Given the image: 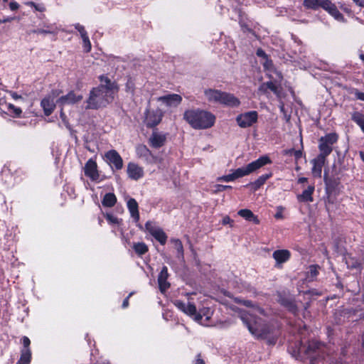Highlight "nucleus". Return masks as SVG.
I'll use <instances>...</instances> for the list:
<instances>
[{"instance_id":"f257e3e1","label":"nucleus","mask_w":364,"mask_h":364,"mask_svg":"<svg viewBox=\"0 0 364 364\" xmlns=\"http://www.w3.org/2000/svg\"><path fill=\"white\" fill-rule=\"evenodd\" d=\"M244 304L247 306H252V309L249 311L240 312V317L249 331L255 337L264 339L269 338L270 335L274 334L275 329L264 323L262 318L258 317L264 314V310L258 306H252L250 301H244Z\"/></svg>"},{"instance_id":"f03ea898","label":"nucleus","mask_w":364,"mask_h":364,"mask_svg":"<svg viewBox=\"0 0 364 364\" xmlns=\"http://www.w3.org/2000/svg\"><path fill=\"white\" fill-rule=\"evenodd\" d=\"M100 84L94 87L90 92L87 100V109H98L104 107L112 102L118 92V86L105 75L99 77Z\"/></svg>"},{"instance_id":"7ed1b4c3","label":"nucleus","mask_w":364,"mask_h":364,"mask_svg":"<svg viewBox=\"0 0 364 364\" xmlns=\"http://www.w3.org/2000/svg\"><path fill=\"white\" fill-rule=\"evenodd\" d=\"M183 119L195 129H209L215 122V116L213 114L200 109H191L185 111Z\"/></svg>"},{"instance_id":"20e7f679","label":"nucleus","mask_w":364,"mask_h":364,"mask_svg":"<svg viewBox=\"0 0 364 364\" xmlns=\"http://www.w3.org/2000/svg\"><path fill=\"white\" fill-rule=\"evenodd\" d=\"M173 304L179 310L191 316L197 323L203 326L209 325L208 321L213 315L210 308H203L197 311L196 306L190 302L186 304L180 300H176Z\"/></svg>"},{"instance_id":"39448f33","label":"nucleus","mask_w":364,"mask_h":364,"mask_svg":"<svg viewBox=\"0 0 364 364\" xmlns=\"http://www.w3.org/2000/svg\"><path fill=\"white\" fill-rule=\"evenodd\" d=\"M264 60L265 62L263 63L264 67L269 70V72L272 73V74L269 73V77L273 80L261 85L259 90L265 92L267 89H269L279 100H282L284 97L282 87L280 85V81L282 79V74L279 72L273 70L271 61L268 60L267 58Z\"/></svg>"},{"instance_id":"423d86ee","label":"nucleus","mask_w":364,"mask_h":364,"mask_svg":"<svg viewBox=\"0 0 364 364\" xmlns=\"http://www.w3.org/2000/svg\"><path fill=\"white\" fill-rule=\"evenodd\" d=\"M304 5L308 9H318L322 8L331 15L336 20L343 21L344 17L339 12L336 6L330 0H304Z\"/></svg>"},{"instance_id":"0eeeda50","label":"nucleus","mask_w":364,"mask_h":364,"mask_svg":"<svg viewBox=\"0 0 364 364\" xmlns=\"http://www.w3.org/2000/svg\"><path fill=\"white\" fill-rule=\"evenodd\" d=\"M272 163L271 159L267 156H262L257 160L248 164L245 166H242L235 169L233 171L235 179L247 176L259 168H262L264 165L269 164Z\"/></svg>"},{"instance_id":"6e6552de","label":"nucleus","mask_w":364,"mask_h":364,"mask_svg":"<svg viewBox=\"0 0 364 364\" xmlns=\"http://www.w3.org/2000/svg\"><path fill=\"white\" fill-rule=\"evenodd\" d=\"M323 347V345L319 342L311 341L309 343L307 347L303 346L301 343H299L298 346H295V349L293 346H290L289 350L296 359H302L304 355H306L308 357H311L314 353H315L317 350L319 351L321 350Z\"/></svg>"},{"instance_id":"1a4fd4ad","label":"nucleus","mask_w":364,"mask_h":364,"mask_svg":"<svg viewBox=\"0 0 364 364\" xmlns=\"http://www.w3.org/2000/svg\"><path fill=\"white\" fill-rule=\"evenodd\" d=\"M338 141V135L336 133H330L322 136L319 140L318 149L320 155L326 157L328 156L333 149L332 146Z\"/></svg>"},{"instance_id":"9d476101","label":"nucleus","mask_w":364,"mask_h":364,"mask_svg":"<svg viewBox=\"0 0 364 364\" xmlns=\"http://www.w3.org/2000/svg\"><path fill=\"white\" fill-rule=\"evenodd\" d=\"M258 113L256 111H250L242 113L236 117V122L241 128H247L257 122Z\"/></svg>"},{"instance_id":"9b49d317","label":"nucleus","mask_w":364,"mask_h":364,"mask_svg":"<svg viewBox=\"0 0 364 364\" xmlns=\"http://www.w3.org/2000/svg\"><path fill=\"white\" fill-rule=\"evenodd\" d=\"M145 229L161 245H165L167 240V235L164 230L156 225L151 221H147L145 224Z\"/></svg>"},{"instance_id":"f8f14e48","label":"nucleus","mask_w":364,"mask_h":364,"mask_svg":"<svg viewBox=\"0 0 364 364\" xmlns=\"http://www.w3.org/2000/svg\"><path fill=\"white\" fill-rule=\"evenodd\" d=\"M85 175L90 178L91 181L95 182H100L102 178L100 177L97 170V163L92 160L89 159L84 167Z\"/></svg>"},{"instance_id":"ddd939ff","label":"nucleus","mask_w":364,"mask_h":364,"mask_svg":"<svg viewBox=\"0 0 364 364\" xmlns=\"http://www.w3.org/2000/svg\"><path fill=\"white\" fill-rule=\"evenodd\" d=\"M104 159L112 168L120 170L123 167V160L118 152L114 149L109 150L105 154Z\"/></svg>"},{"instance_id":"4468645a","label":"nucleus","mask_w":364,"mask_h":364,"mask_svg":"<svg viewBox=\"0 0 364 364\" xmlns=\"http://www.w3.org/2000/svg\"><path fill=\"white\" fill-rule=\"evenodd\" d=\"M58 95L59 92L57 90L53 91L41 100V105L46 116H49L53 112L55 107V99Z\"/></svg>"},{"instance_id":"2eb2a0df","label":"nucleus","mask_w":364,"mask_h":364,"mask_svg":"<svg viewBox=\"0 0 364 364\" xmlns=\"http://www.w3.org/2000/svg\"><path fill=\"white\" fill-rule=\"evenodd\" d=\"M163 117L162 112L157 109L156 110H147L144 122L147 127H153L160 123Z\"/></svg>"},{"instance_id":"dca6fc26","label":"nucleus","mask_w":364,"mask_h":364,"mask_svg":"<svg viewBox=\"0 0 364 364\" xmlns=\"http://www.w3.org/2000/svg\"><path fill=\"white\" fill-rule=\"evenodd\" d=\"M82 100V95H77L73 91L68 92L66 95L60 97L57 102L60 104V106L73 105L75 104Z\"/></svg>"},{"instance_id":"f3484780","label":"nucleus","mask_w":364,"mask_h":364,"mask_svg":"<svg viewBox=\"0 0 364 364\" xmlns=\"http://www.w3.org/2000/svg\"><path fill=\"white\" fill-rule=\"evenodd\" d=\"M128 176L134 181H137L144 176V169L135 163L130 162L127 165Z\"/></svg>"},{"instance_id":"a211bd4d","label":"nucleus","mask_w":364,"mask_h":364,"mask_svg":"<svg viewBox=\"0 0 364 364\" xmlns=\"http://www.w3.org/2000/svg\"><path fill=\"white\" fill-rule=\"evenodd\" d=\"M158 101L161 102L167 107H176L181 104L182 97L177 94L167 95L158 98Z\"/></svg>"},{"instance_id":"6ab92c4d","label":"nucleus","mask_w":364,"mask_h":364,"mask_svg":"<svg viewBox=\"0 0 364 364\" xmlns=\"http://www.w3.org/2000/svg\"><path fill=\"white\" fill-rule=\"evenodd\" d=\"M166 141V135L157 132H153L149 139L150 146L155 149H158L164 146Z\"/></svg>"},{"instance_id":"aec40b11","label":"nucleus","mask_w":364,"mask_h":364,"mask_svg":"<svg viewBox=\"0 0 364 364\" xmlns=\"http://www.w3.org/2000/svg\"><path fill=\"white\" fill-rule=\"evenodd\" d=\"M326 161V157L318 154L316 158L311 161L313 165L311 172L315 177H321L322 168Z\"/></svg>"},{"instance_id":"412c9836","label":"nucleus","mask_w":364,"mask_h":364,"mask_svg":"<svg viewBox=\"0 0 364 364\" xmlns=\"http://www.w3.org/2000/svg\"><path fill=\"white\" fill-rule=\"evenodd\" d=\"M220 104L228 107H236L240 105V102L239 99L235 97L232 94L223 92Z\"/></svg>"},{"instance_id":"4be33fe9","label":"nucleus","mask_w":364,"mask_h":364,"mask_svg":"<svg viewBox=\"0 0 364 364\" xmlns=\"http://www.w3.org/2000/svg\"><path fill=\"white\" fill-rule=\"evenodd\" d=\"M168 277V269L166 266L163 267L158 277V283L161 291L164 292L168 289L170 284L167 282Z\"/></svg>"},{"instance_id":"5701e85b","label":"nucleus","mask_w":364,"mask_h":364,"mask_svg":"<svg viewBox=\"0 0 364 364\" xmlns=\"http://www.w3.org/2000/svg\"><path fill=\"white\" fill-rule=\"evenodd\" d=\"M314 186H309L301 194L297 196V200L302 203H310L314 200L312 195L314 192Z\"/></svg>"},{"instance_id":"b1692460","label":"nucleus","mask_w":364,"mask_h":364,"mask_svg":"<svg viewBox=\"0 0 364 364\" xmlns=\"http://www.w3.org/2000/svg\"><path fill=\"white\" fill-rule=\"evenodd\" d=\"M127 208L134 222L138 223L139 220V213L136 200L134 198H129L127 201Z\"/></svg>"},{"instance_id":"393cba45","label":"nucleus","mask_w":364,"mask_h":364,"mask_svg":"<svg viewBox=\"0 0 364 364\" xmlns=\"http://www.w3.org/2000/svg\"><path fill=\"white\" fill-rule=\"evenodd\" d=\"M223 92L214 89H206L204 91V95L208 101L210 102L220 103Z\"/></svg>"},{"instance_id":"a878e982","label":"nucleus","mask_w":364,"mask_h":364,"mask_svg":"<svg viewBox=\"0 0 364 364\" xmlns=\"http://www.w3.org/2000/svg\"><path fill=\"white\" fill-rule=\"evenodd\" d=\"M290 252L287 250H279L273 252V258L277 264H282L288 261L290 258Z\"/></svg>"},{"instance_id":"bb28decb","label":"nucleus","mask_w":364,"mask_h":364,"mask_svg":"<svg viewBox=\"0 0 364 364\" xmlns=\"http://www.w3.org/2000/svg\"><path fill=\"white\" fill-rule=\"evenodd\" d=\"M58 30L59 28L55 23L48 25L45 24L43 28L34 30L33 33L37 34H55L58 31Z\"/></svg>"},{"instance_id":"cd10ccee","label":"nucleus","mask_w":364,"mask_h":364,"mask_svg":"<svg viewBox=\"0 0 364 364\" xmlns=\"http://www.w3.org/2000/svg\"><path fill=\"white\" fill-rule=\"evenodd\" d=\"M237 214L248 221L254 222L255 224H258L259 223L257 217L255 216L254 213L249 209L240 210Z\"/></svg>"},{"instance_id":"c85d7f7f","label":"nucleus","mask_w":364,"mask_h":364,"mask_svg":"<svg viewBox=\"0 0 364 364\" xmlns=\"http://www.w3.org/2000/svg\"><path fill=\"white\" fill-rule=\"evenodd\" d=\"M171 242L173 244V247L177 252L176 257L181 261H184V251L182 242L178 239H171Z\"/></svg>"},{"instance_id":"c756f323","label":"nucleus","mask_w":364,"mask_h":364,"mask_svg":"<svg viewBox=\"0 0 364 364\" xmlns=\"http://www.w3.org/2000/svg\"><path fill=\"white\" fill-rule=\"evenodd\" d=\"M117 203V198L112 193H109L105 195L102 204L105 207H113Z\"/></svg>"},{"instance_id":"7c9ffc66","label":"nucleus","mask_w":364,"mask_h":364,"mask_svg":"<svg viewBox=\"0 0 364 364\" xmlns=\"http://www.w3.org/2000/svg\"><path fill=\"white\" fill-rule=\"evenodd\" d=\"M272 173H266V174H263V175L260 176L256 181H255L252 183V186H254L255 190L259 188L266 182V181L267 179H269L270 177H272Z\"/></svg>"},{"instance_id":"2f4dec72","label":"nucleus","mask_w":364,"mask_h":364,"mask_svg":"<svg viewBox=\"0 0 364 364\" xmlns=\"http://www.w3.org/2000/svg\"><path fill=\"white\" fill-rule=\"evenodd\" d=\"M31 353L30 349H23L21 358L16 364H28L31 361Z\"/></svg>"},{"instance_id":"473e14b6","label":"nucleus","mask_w":364,"mask_h":364,"mask_svg":"<svg viewBox=\"0 0 364 364\" xmlns=\"http://www.w3.org/2000/svg\"><path fill=\"white\" fill-rule=\"evenodd\" d=\"M352 119L360 127L364 132V114L360 112H354L352 114Z\"/></svg>"},{"instance_id":"72a5a7b5","label":"nucleus","mask_w":364,"mask_h":364,"mask_svg":"<svg viewBox=\"0 0 364 364\" xmlns=\"http://www.w3.org/2000/svg\"><path fill=\"white\" fill-rule=\"evenodd\" d=\"M133 248L136 253H137L139 255H142L148 251V247L144 242L134 243L133 245Z\"/></svg>"},{"instance_id":"f704fd0d","label":"nucleus","mask_w":364,"mask_h":364,"mask_svg":"<svg viewBox=\"0 0 364 364\" xmlns=\"http://www.w3.org/2000/svg\"><path fill=\"white\" fill-rule=\"evenodd\" d=\"M346 263L348 267L353 268V269H360V265H361L360 262H358L356 259H354V258L350 257L346 258Z\"/></svg>"},{"instance_id":"c9c22d12","label":"nucleus","mask_w":364,"mask_h":364,"mask_svg":"<svg viewBox=\"0 0 364 364\" xmlns=\"http://www.w3.org/2000/svg\"><path fill=\"white\" fill-rule=\"evenodd\" d=\"M7 107L9 111L10 112L11 115L14 117H20L21 114L22 113V110L21 108L15 107L14 105L11 103L7 104Z\"/></svg>"},{"instance_id":"e433bc0d","label":"nucleus","mask_w":364,"mask_h":364,"mask_svg":"<svg viewBox=\"0 0 364 364\" xmlns=\"http://www.w3.org/2000/svg\"><path fill=\"white\" fill-rule=\"evenodd\" d=\"M284 154L286 155H294L296 161H298L302 157V151L301 150H294L293 149L285 150Z\"/></svg>"},{"instance_id":"4c0bfd02","label":"nucleus","mask_w":364,"mask_h":364,"mask_svg":"<svg viewBox=\"0 0 364 364\" xmlns=\"http://www.w3.org/2000/svg\"><path fill=\"white\" fill-rule=\"evenodd\" d=\"M82 43H83V48L84 50L86 53H88L91 50V43L90 41L89 37L87 35H84L83 37H82Z\"/></svg>"},{"instance_id":"58836bf2","label":"nucleus","mask_w":364,"mask_h":364,"mask_svg":"<svg viewBox=\"0 0 364 364\" xmlns=\"http://www.w3.org/2000/svg\"><path fill=\"white\" fill-rule=\"evenodd\" d=\"M105 217L108 223L110 224L120 225L122 223L121 220H119V218H117V217L114 216L112 214H107Z\"/></svg>"},{"instance_id":"ea45409f","label":"nucleus","mask_w":364,"mask_h":364,"mask_svg":"<svg viewBox=\"0 0 364 364\" xmlns=\"http://www.w3.org/2000/svg\"><path fill=\"white\" fill-rule=\"evenodd\" d=\"M318 267L317 266L311 265L309 267V270L308 272V277L311 279L315 278L318 274Z\"/></svg>"},{"instance_id":"a19ab883","label":"nucleus","mask_w":364,"mask_h":364,"mask_svg":"<svg viewBox=\"0 0 364 364\" xmlns=\"http://www.w3.org/2000/svg\"><path fill=\"white\" fill-rule=\"evenodd\" d=\"M235 180V178L233 172L232 173H230V174H228L225 176H223L218 177L217 178L218 181H225V182H230V181H233Z\"/></svg>"},{"instance_id":"79ce46f5","label":"nucleus","mask_w":364,"mask_h":364,"mask_svg":"<svg viewBox=\"0 0 364 364\" xmlns=\"http://www.w3.org/2000/svg\"><path fill=\"white\" fill-rule=\"evenodd\" d=\"M137 153L141 156H146L148 154H150V151L146 148V146L144 145H139L136 148Z\"/></svg>"},{"instance_id":"37998d69","label":"nucleus","mask_w":364,"mask_h":364,"mask_svg":"<svg viewBox=\"0 0 364 364\" xmlns=\"http://www.w3.org/2000/svg\"><path fill=\"white\" fill-rule=\"evenodd\" d=\"M215 189L213 190V192L215 193L221 192L223 191H225L227 189H231L232 186H225V185H220V184H216L214 186Z\"/></svg>"},{"instance_id":"c03bdc74","label":"nucleus","mask_w":364,"mask_h":364,"mask_svg":"<svg viewBox=\"0 0 364 364\" xmlns=\"http://www.w3.org/2000/svg\"><path fill=\"white\" fill-rule=\"evenodd\" d=\"M75 28L79 31L80 33L81 38L84 36V35H87L85 28L83 26L80 25V23H76L75 25Z\"/></svg>"},{"instance_id":"a18cd8bd","label":"nucleus","mask_w":364,"mask_h":364,"mask_svg":"<svg viewBox=\"0 0 364 364\" xmlns=\"http://www.w3.org/2000/svg\"><path fill=\"white\" fill-rule=\"evenodd\" d=\"M134 90V85L133 82L129 80L126 83V91L130 93H133Z\"/></svg>"},{"instance_id":"49530a36","label":"nucleus","mask_w":364,"mask_h":364,"mask_svg":"<svg viewBox=\"0 0 364 364\" xmlns=\"http://www.w3.org/2000/svg\"><path fill=\"white\" fill-rule=\"evenodd\" d=\"M284 208L282 206H278L277 208V213L274 215L277 219H282L283 218V211Z\"/></svg>"},{"instance_id":"de8ad7c7","label":"nucleus","mask_w":364,"mask_h":364,"mask_svg":"<svg viewBox=\"0 0 364 364\" xmlns=\"http://www.w3.org/2000/svg\"><path fill=\"white\" fill-rule=\"evenodd\" d=\"M22 343L24 346V349H29L28 347L31 343V341L28 337H26V336L23 337Z\"/></svg>"},{"instance_id":"09e8293b","label":"nucleus","mask_w":364,"mask_h":364,"mask_svg":"<svg viewBox=\"0 0 364 364\" xmlns=\"http://www.w3.org/2000/svg\"><path fill=\"white\" fill-rule=\"evenodd\" d=\"M222 223H223V225L230 224L232 226V223H233V220L232 219H230V218L229 216H225L223 218Z\"/></svg>"},{"instance_id":"8fccbe9b","label":"nucleus","mask_w":364,"mask_h":364,"mask_svg":"<svg viewBox=\"0 0 364 364\" xmlns=\"http://www.w3.org/2000/svg\"><path fill=\"white\" fill-rule=\"evenodd\" d=\"M19 7V5L15 1H11L10 3H9V8L12 11H16L18 9Z\"/></svg>"},{"instance_id":"3c124183","label":"nucleus","mask_w":364,"mask_h":364,"mask_svg":"<svg viewBox=\"0 0 364 364\" xmlns=\"http://www.w3.org/2000/svg\"><path fill=\"white\" fill-rule=\"evenodd\" d=\"M282 304L287 307H288L291 311H294V304L290 301H283L282 302Z\"/></svg>"},{"instance_id":"603ef678","label":"nucleus","mask_w":364,"mask_h":364,"mask_svg":"<svg viewBox=\"0 0 364 364\" xmlns=\"http://www.w3.org/2000/svg\"><path fill=\"white\" fill-rule=\"evenodd\" d=\"M257 55L259 56V57H261V58H263L264 59H266L267 58V55L266 53H264V51L262 49H258L257 50Z\"/></svg>"},{"instance_id":"864d4df0","label":"nucleus","mask_w":364,"mask_h":364,"mask_svg":"<svg viewBox=\"0 0 364 364\" xmlns=\"http://www.w3.org/2000/svg\"><path fill=\"white\" fill-rule=\"evenodd\" d=\"M355 95L357 99L364 101V92L356 91Z\"/></svg>"},{"instance_id":"5fc2aeb1","label":"nucleus","mask_w":364,"mask_h":364,"mask_svg":"<svg viewBox=\"0 0 364 364\" xmlns=\"http://www.w3.org/2000/svg\"><path fill=\"white\" fill-rule=\"evenodd\" d=\"M9 94L11 96V97L14 100H18V99H21L22 97L19 95H18L16 92H12V91H10L9 92Z\"/></svg>"},{"instance_id":"6e6d98bb","label":"nucleus","mask_w":364,"mask_h":364,"mask_svg":"<svg viewBox=\"0 0 364 364\" xmlns=\"http://www.w3.org/2000/svg\"><path fill=\"white\" fill-rule=\"evenodd\" d=\"M131 296V294H129V296H127V297L124 300V301H123V303H122V307H123V308H126V307H127V306H128V305H129V296Z\"/></svg>"},{"instance_id":"4d7b16f0","label":"nucleus","mask_w":364,"mask_h":364,"mask_svg":"<svg viewBox=\"0 0 364 364\" xmlns=\"http://www.w3.org/2000/svg\"><path fill=\"white\" fill-rule=\"evenodd\" d=\"M353 1L360 7H364V0H353Z\"/></svg>"},{"instance_id":"13d9d810","label":"nucleus","mask_w":364,"mask_h":364,"mask_svg":"<svg viewBox=\"0 0 364 364\" xmlns=\"http://www.w3.org/2000/svg\"><path fill=\"white\" fill-rule=\"evenodd\" d=\"M307 181V178H305V177H301V178H299L298 179V183H305Z\"/></svg>"},{"instance_id":"bf43d9fd","label":"nucleus","mask_w":364,"mask_h":364,"mask_svg":"<svg viewBox=\"0 0 364 364\" xmlns=\"http://www.w3.org/2000/svg\"><path fill=\"white\" fill-rule=\"evenodd\" d=\"M279 109L282 112H284V105L282 102H280Z\"/></svg>"},{"instance_id":"052dcab7","label":"nucleus","mask_w":364,"mask_h":364,"mask_svg":"<svg viewBox=\"0 0 364 364\" xmlns=\"http://www.w3.org/2000/svg\"><path fill=\"white\" fill-rule=\"evenodd\" d=\"M195 364H205L204 361L200 359V358H198L196 360V363Z\"/></svg>"},{"instance_id":"680f3d73","label":"nucleus","mask_w":364,"mask_h":364,"mask_svg":"<svg viewBox=\"0 0 364 364\" xmlns=\"http://www.w3.org/2000/svg\"><path fill=\"white\" fill-rule=\"evenodd\" d=\"M10 21L9 18H6V19L3 20L1 22L5 23V22H7V21Z\"/></svg>"},{"instance_id":"e2e57ef3","label":"nucleus","mask_w":364,"mask_h":364,"mask_svg":"<svg viewBox=\"0 0 364 364\" xmlns=\"http://www.w3.org/2000/svg\"><path fill=\"white\" fill-rule=\"evenodd\" d=\"M60 117H61V118H63H63H64V117H65V114H64L63 112H61V113H60Z\"/></svg>"},{"instance_id":"0e129e2a","label":"nucleus","mask_w":364,"mask_h":364,"mask_svg":"<svg viewBox=\"0 0 364 364\" xmlns=\"http://www.w3.org/2000/svg\"><path fill=\"white\" fill-rule=\"evenodd\" d=\"M360 57L363 60H364V54H361Z\"/></svg>"},{"instance_id":"69168bd1","label":"nucleus","mask_w":364,"mask_h":364,"mask_svg":"<svg viewBox=\"0 0 364 364\" xmlns=\"http://www.w3.org/2000/svg\"><path fill=\"white\" fill-rule=\"evenodd\" d=\"M269 342H270L271 343H274V338H273V339H272V341H269Z\"/></svg>"},{"instance_id":"338daca9","label":"nucleus","mask_w":364,"mask_h":364,"mask_svg":"<svg viewBox=\"0 0 364 364\" xmlns=\"http://www.w3.org/2000/svg\"><path fill=\"white\" fill-rule=\"evenodd\" d=\"M3 1H4V2H7V1H8V0H3Z\"/></svg>"},{"instance_id":"774afa93","label":"nucleus","mask_w":364,"mask_h":364,"mask_svg":"<svg viewBox=\"0 0 364 364\" xmlns=\"http://www.w3.org/2000/svg\"><path fill=\"white\" fill-rule=\"evenodd\" d=\"M311 364H314V363L313 361L311 362Z\"/></svg>"}]
</instances>
